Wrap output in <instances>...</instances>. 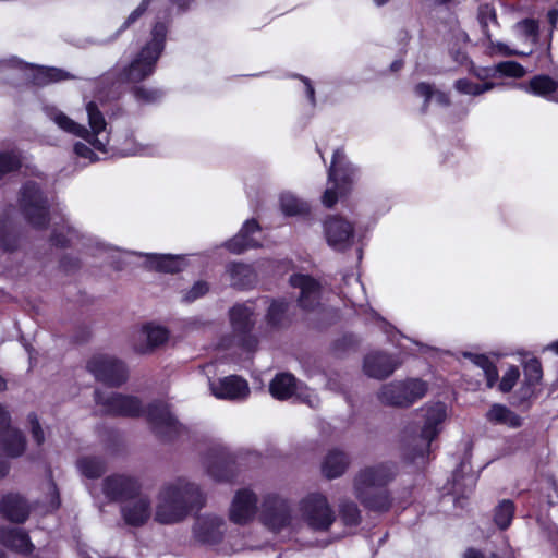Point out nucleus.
Returning <instances> with one entry per match:
<instances>
[{"mask_svg": "<svg viewBox=\"0 0 558 558\" xmlns=\"http://www.w3.org/2000/svg\"><path fill=\"white\" fill-rule=\"evenodd\" d=\"M205 504L206 495L199 484L186 476H175L165 481L156 493L154 521L161 525L180 524Z\"/></svg>", "mask_w": 558, "mask_h": 558, "instance_id": "nucleus-1", "label": "nucleus"}, {"mask_svg": "<svg viewBox=\"0 0 558 558\" xmlns=\"http://www.w3.org/2000/svg\"><path fill=\"white\" fill-rule=\"evenodd\" d=\"M396 475L393 463L384 462L361 469L353 478V490L363 506L373 511L384 512L391 506L385 488Z\"/></svg>", "mask_w": 558, "mask_h": 558, "instance_id": "nucleus-2", "label": "nucleus"}, {"mask_svg": "<svg viewBox=\"0 0 558 558\" xmlns=\"http://www.w3.org/2000/svg\"><path fill=\"white\" fill-rule=\"evenodd\" d=\"M447 416V408L442 402L426 404L421 409L420 433L416 428L407 427L402 434V449L405 459L416 462L424 460L429 452L430 442L441 430V424Z\"/></svg>", "mask_w": 558, "mask_h": 558, "instance_id": "nucleus-3", "label": "nucleus"}, {"mask_svg": "<svg viewBox=\"0 0 558 558\" xmlns=\"http://www.w3.org/2000/svg\"><path fill=\"white\" fill-rule=\"evenodd\" d=\"M168 25L165 22H156L150 33V39L140 50L136 57L128 66L114 69L106 74L114 76L118 83H140L153 75L158 59L160 58L166 44Z\"/></svg>", "mask_w": 558, "mask_h": 558, "instance_id": "nucleus-4", "label": "nucleus"}, {"mask_svg": "<svg viewBox=\"0 0 558 558\" xmlns=\"http://www.w3.org/2000/svg\"><path fill=\"white\" fill-rule=\"evenodd\" d=\"M46 111L49 119L52 120L61 130L87 140V142L99 151H107L106 148L109 144V136L106 133L107 124L104 114L96 102L89 101L86 105L90 131H88L84 125L76 123L56 108H47Z\"/></svg>", "mask_w": 558, "mask_h": 558, "instance_id": "nucleus-5", "label": "nucleus"}, {"mask_svg": "<svg viewBox=\"0 0 558 558\" xmlns=\"http://www.w3.org/2000/svg\"><path fill=\"white\" fill-rule=\"evenodd\" d=\"M19 206L27 222L36 229L48 226L50 204L40 185L27 181L21 189Z\"/></svg>", "mask_w": 558, "mask_h": 558, "instance_id": "nucleus-6", "label": "nucleus"}, {"mask_svg": "<svg viewBox=\"0 0 558 558\" xmlns=\"http://www.w3.org/2000/svg\"><path fill=\"white\" fill-rule=\"evenodd\" d=\"M427 392V384L417 378L391 381L381 386L377 397L383 404L408 408Z\"/></svg>", "mask_w": 558, "mask_h": 558, "instance_id": "nucleus-7", "label": "nucleus"}, {"mask_svg": "<svg viewBox=\"0 0 558 558\" xmlns=\"http://www.w3.org/2000/svg\"><path fill=\"white\" fill-rule=\"evenodd\" d=\"M355 170L352 165L347 160L342 149H337L333 153L331 166L328 170V180L333 182V187H328L323 197V204L326 207H332L339 194L345 193V185L353 181Z\"/></svg>", "mask_w": 558, "mask_h": 558, "instance_id": "nucleus-8", "label": "nucleus"}, {"mask_svg": "<svg viewBox=\"0 0 558 558\" xmlns=\"http://www.w3.org/2000/svg\"><path fill=\"white\" fill-rule=\"evenodd\" d=\"M226 531L227 524L222 517L206 513L195 518L191 526V541L197 546L213 547L222 542Z\"/></svg>", "mask_w": 558, "mask_h": 558, "instance_id": "nucleus-9", "label": "nucleus"}, {"mask_svg": "<svg viewBox=\"0 0 558 558\" xmlns=\"http://www.w3.org/2000/svg\"><path fill=\"white\" fill-rule=\"evenodd\" d=\"M302 515L314 530L326 531L335 522V512L326 496L314 493L302 499L300 504Z\"/></svg>", "mask_w": 558, "mask_h": 558, "instance_id": "nucleus-10", "label": "nucleus"}, {"mask_svg": "<svg viewBox=\"0 0 558 558\" xmlns=\"http://www.w3.org/2000/svg\"><path fill=\"white\" fill-rule=\"evenodd\" d=\"M87 369L95 378L109 386H121L129 373L125 364L111 355L97 354L87 362Z\"/></svg>", "mask_w": 558, "mask_h": 558, "instance_id": "nucleus-11", "label": "nucleus"}, {"mask_svg": "<svg viewBox=\"0 0 558 558\" xmlns=\"http://www.w3.org/2000/svg\"><path fill=\"white\" fill-rule=\"evenodd\" d=\"M95 400L99 410L105 414L140 416L144 413L141 400L134 396L96 390Z\"/></svg>", "mask_w": 558, "mask_h": 558, "instance_id": "nucleus-12", "label": "nucleus"}, {"mask_svg": "<svg viewBox=\"0 0 558 558\" xmlns=\"http://www.w3.org/2000/svg\"><path fill=\"white\" fill-rule=\"evenodd\" d=\"M238 456L227 447L217 446L210 449L204 466L207 474L217 482L232 481L238 474Z\"/></svg>", "mask_w": 558, "mask_h": 558, "instance_id": "nucleus-13", "label": "nucleus"}, {"mask_svg": "<svg viewBox=\"0 0 558 558\" xmlns=\"http://www.w3.org/2000/svg\"><path fill=\"white\" fill-rule=\"evenodd\" d=\"M259 519L269 530L281 531L292 523L291 507L286 499L269 494L263 499Z\"/></svg>", "mask_w": 558, "mask_h": 558, "instance_id": "nucleus-14", "label": "nucleus"}, {"mask_svg": "<svg viewBox=\"0 0 558 558\" xmlns=\"http://www.w3.org/2000/svg\"><path fill=\"white\" fill-rule=\"evenodd\" d=\"M258 509L257 495L250 488H241L231 500L229 519L234 524L246 525L256 518Z\"/></svg>", "mask_w": 558, "mask_h": 558, "instance_id": "nucleus-15", "label": "nucleus"}, {"mask_svg": "<svg viewBox=\"0 0 558 558\" xmlns=\"http://www.w3.org/2000/svg\"><path fill=\"white\" fill-rule=\"evenodd\" d=\"M269 390L276 399L283 400L295 395L311 408H316L319 403L317 396L313 391L307 388L303 389L298 385L295 377L288 373L277 375L270 383Z\"/></svg>", "mask_w": 558, "mask_h": 558, "instance_id": "nucleus-16", "label": "nucleus"}, {"mask_svg": "<svg viewBox=\"0 0 558 558\" xmlns=\"http://www.w3.org/2000/svg\"><path fill=\"white\" fill-rule=\"evenodd\" d=\"M147 418L155 432L167 440L181 434V425L171 414L168 404L161 401H155L148 405Z\"/></svg>", "mask_w": 558, "mask_h": 558, "instance_id": "nucleus-17", "label": "nucleus"}, {"mask_svg": "<svg viewBox=\"0 0 558 558\" xmlns=\"http://www.w3.org/2000/svg\"><path fill=\"white\" fill-rule=\"evenodd\" d=\"M327 244L339 252L349 248L354 241V227L340 216H330L324 222Z\"/></svg>", "mask_w": 558, "mask_h": 558, "instance_id": "nucleus-18", "label": "nucleus"}, {"mask_svg": "<svg viewBox=\"0 0 558 558\" xmlns=\"http://www.w3.org/2000/svg\"><path fill=\"white\" fill-rule=\"evenodd\" d=\"M142 490L140 481L125 474H112L102 481V493L110 501L124 502Z\"/></svg>", "mask_w": 558, "mask_h": 558, "instance_id": "nucleus-19", "label": "nucleus"}, {"mask_svg": "<svg viewBox=\"0 0 558 558\" xmlns=\"http://www.w3.org/2000/svg\"><path fill=\"white\" fill-rule=\"evenodd\" d=\"M121 515L124 522L131 526H143L154 518V509L148 495L141 492L134 497L128 498L121 506Z\"/></svg>", "mask_w": 558, "mask_h": 558, "instance_id": "nucleus-20", "label": "nucleus"}, {"mask_svg": "<svg viewBox=\"0 0 558 558\" xmlns=\"http://www.w3.org/2000/svg\"><path fill=\"white\" fill-rule=\"evenodd\" d=\"M10 62L15 70L23 73L26 81H31L35 85L43 86L73 78L70 73L58 68L35 66L17 59H12Z\"/></svg>", "mask_w": 558, "mask_h": 558, "instance_id": "nucleus-21", "label": "nucleus"}, {"mask_svg": "<svg viewBox=\"0 0 558 558\" xmlns=\"http://www.w3.org/2000/svg\"><path fill=\"white\" fill-rule=\"evenodd\" d=\"M293 288L300 289L299 305L306 312H313L319 306L320 286L310 276L295 274L290 277Z\"/></svg>", "mask_w": 558, "mask_h": 558, "instance_id": "nucleus-22", "label": "nucleus"}, {"mask_svg": "<svg viewBox=\"0 0 558 558\" xmlns=\"http://www.w3.org/2000/svg\"><path fill=\"white\" fill-rule=\"evenodd\" d=\"M213 395L218 399L241 400L247 397L250 389L246 380L236 376H226L209 384Z\"/></svg>", "mask_w": 558, "mask_h": 558, "instance_id": "nucleus-23", "label": "nucleus"}, {"mask_svg": "<svg viewBox=\"0 0 558 558\" xmlns=\"http://www.w3.org/2000/svg\"><path fill=\"white\" fill-rule=\"evenodd\" d=\"M169 339V331L159 325L148 324L143 327L133 349L140 354H150Z\"/></svg>", "mask_w": 558, "mask_h": 558, "instance_id": "nucleus-24", "label": "nucleus"}, {"mask_svg": "<svg viewBox=\"0 0 558 558\" xmlns=\"http://www.w3.org/2000/svg\"><path fill=\"white\" fill-rule=\"evenodd\" d=\"M397 367L398 363L390 355L380 352L366 355L363 365L365 374L376 379L387 378Z\"/></svg>", "mask_w": 558, "mask_h": 558, "instance_id": "nucleus-25", "label": "nucleus"}, {"mask_svg": "<svg viewBox=\"0 0 558 558\" xmlns=\"http://www.w3.org/2000/svg\"><path fill=\"white\" fill-rule=\"evenodd\" d=\"M31 507L19 494H8L0 501L1 514L15 523H23L29 515Z\"/></svg>", "mask_w": 558, "mask_h": 558, "instance_id": "nucleus-26", "label": "nucleus"}, {"mask_svg": "<svg viewBox=\"0 0 558 558\" xmlns=\"http://www.w3.org/2000/svg\"><path fill=\"white\" fill-rule=\"evenodd\" d=\"M259 230L258 223L254 220H247L239 233L226 243L229 251L240 254L247 248L257 247L259 243L252 238V234Z\"/></svg>", "mask_w": 558, "mask_h": 558, "instance_id": "nucleus-27", "label": "nucleus"}, {"mask_svg": "<svg viewBox=\"0 0 558 558\" xmlns=\"http://www.w3.org/2000/svg\"><path fill=\"white\" fill-rule=\"evenodd\" d=\"M350 464L349 457L345 452L332 449L328 451L322 462V473L328 480L340 477Z\"/></svg>", "mask_w": 558, "mask_h": 558, "instance_id": "nucleus-28", "label": "nucleus"}, {"mask_svg": "<svg viewBox=\"0 0 558 558\" xmlns=\"http://www.w3.org/2000/svg\"><path fill=\"white\" fill-rule=\"evenodd\" d=\"M0 447L11 458L22 456L26 448V440L23 434L9 426L0 433Z\"/></svg>", "mask_w": 558, "mask_h": 558, "instance_id": "nucleus-29", "label": "nucleus"}, {"mask_svg": "<svg viewBox=\"0 0 558 558\" xmlns=\"http://www.w3.org/2000/svg\"><path fill=\"white\" fill-rule=\"evenodd\" d=\"M0 543L5 547L22 554L31 553L33 549V544L31 543L28 535L22 529L17 527L1 529Z\"/></svg>", "mask_w": 558, "mask_h": 558, "instance_id": "nucleus-30", "label": "nucleus"}, {"mask_svg": "<svg viewBox=\"0 0 558 558\" xmlns=\"http://www.w3.org/2000/svg\"><path fill=\"white\" fill-rule=\"evenodd\" d=\"M253 315V307L250 304L233 306L230 311V319L234 332L239 335L248 333L254 325Z\"/></svg>", "mask_w": 558, "mask_h": 558, "instance_id": "nucleus-31", "label": "nucleus"}, {"mask_svg": "<svg viewBox=\"0 0 558 558\" xmlns=\"http://www.w3.org/2000/svg\"><path fill=\"white\" fill-rule=\"evenodd\" d=\"M486 418L490 423L507 425L515 428L522 424L521 417L502 404H493L486 413Z\"/></svg>", "mask_w": 558, "mask_h": 558, "instance_id": "nucleus-32", "label": "nucleus"}, {"mask_svg": "<svg viewBox=\"0 0 558 558\" xmlns=\"http://www.w3.org/2000/svg\"><path fill=\"white\" fill-rule=\"evenodd\" d=\"M524 89L535 96L548 97L558 89V75L556 77L536 75L530 80Z\"/></svg>", "mask_w": 558, "mask_h": 558, "instance_id": "nucleus-33", "label": "nucleus"}, {"mask_svg": "<svg viewBox=\"0 0 558 558\" xmlns=\"http://www.w3.org/2000/svg\"><path fill=\"white\" fill-rule=\"evenodd\" d=\"M148 266L163 272H177L183 268V258L179 255L147 254Z\"/></svg>", "mask_w": 558, "mask_h": 558, "instance_id": "nucleus-34", "label": "nucleus"}, {"mask_svg": "<svg viewBox=\"0 0 558 558\" xmlns=\"http://www.w3.org/2000/svg\"><path fill=\"white\" fill-rule=\"evenodd\" d=\"M228 272L230 275L231 284L240 289L251 287L256 280L254 270L251 266L245 264H230L228 266Z\"/></svg>", "mask_w": 558, "mask_h": 558, "instance_id": "nucleus-35", "label": "nucleus"}, {"mask_svg": "<svg viewBox=\"0 0 558 558\" xmlns=\"http://www.w3.org/2000/svg\"><path fill=\"white\" fill-rule=\"evenodd\" d=\"M463 355L482 371L487 387L492 388L498 379V371L494 363L484 354L465 352Z\"/></svg>", "mask_w": 558, "mask_h": 558, "instance_id": "nucleus-36", "label": "nucleus"}, {"mask_svg": "<svg viewBox=\"0 0 558 558\" xmlns=\"http://www.w3.org/2000/svg\"><path fill=\"white\" fill-rule=\"evenodd\" d=\"M76 464L80 472L89 478L99 477L106 470L105 462L93 456L82 457Z\"/></svg>", "mask_w": 558, "mask_h": 558, "instance_id": "nucleus-37", "label": "nucleus"}, {"mask_svg": "<svg viewBox=\"0 0 558 558\" xmlns=\"http://www.w3.org/2000/svg\"><path fill=\"white\" fill-rule=\"evenodd\" d=\"M280 207L281 210L288 216L301 215L308 211L307 203L303 202L291 193L281 194Z\"/></svg>", "mask_w": 558, "mask_h": 558, "instance_id": "nucleus-38", "label": "nucleus"}, {"mask_svg": "<svg viewBox=\"0 0 558 558\" xmlns=\"http://www.w3.org/2000/svg\"><path fill=\"white\" fill-rule=\"evenodd\" d=\"M117 154L121 157L128 156H150L154 154L153 148L137 144L132 134L125 136L124 143L117 147Z\"/></svg>", "mask_w": 558, "mask_h": 558, "instance_id": "nucleus-39", "label": "nucleus"}, {"mask_svg": "<svg viewBox=\"0 0 558 558\" xmlns=\"http://www.w3.org/2000/svg\"><path fill=\"white\" fill-rule=\"evenodd\" d=\"M339 515L347 526H356L361 522V512L357 505L351 500L343 499L338 505Z\"/></svg>", "mask_w": 558, "mask_h": 558, "instance_id": "nucleus-40", "label": "nucleus"}, {"mask_svg": "<svg viewBox=\"0 0 558 558\" xmlns=\"http://www.w3.org/2000/svg\"><path fill=\"white\" fill-rule=\"evenodd\" d=\"M514 514V505L511 500L505 499L498 504L494 514V521L496 525L506 530L513 519Z\"/></svg>", "mask_w": 558, "mask_h": 558, "instance_id": "nucleus-41", "label": "nucleus"}, {"mask_svg": "<svg viewBox=\"0 0 558 558\" xmlns=\"http://www.w3.org/2000/svg\"><path fill=\"white\" fill-rule=\"evenodd\" d=\"M415 93L418 96H422L425 98L424 101V109L427 107V104L430 100H435L440 106H448L449 105V97L446 93L440 90H434L433 87L427 83H420L415 87Z\"/></svg>", "mask_w": 558, "mask_h": 558, "instance_id": "nucleus-42", "label": "nucleus"}, {"mask_svg": "<svg viewBox=\"0 0 558 558\" xmlns=\"http://www.w3.org/2000/svg\"><path fill=\"white\" fill-rule=\"evenodd\" d=\"M477 20L484 36L489 39L492 37L488 29L489 25L497 24V14L495 8L488 3L481 4L478 7Z\"/></svg>", "mask_w": 558, "mask_h": 558, "instance_id": "nucleus-43", "label": "nucleus"}, {"mask_svg": "<svg viewBox=\"0 0 558 558\" xmlns=\"http://www.w3.org/2000/svg\"><path fill=\"white\" fill-rule=\"evenodd\" d=\"M454 87L461 94L477 96L485 92L492 90L495 87V84L490 82L476 84L469 81L468 78H460L456 81Z\"/></svg>", "mask_w": 558, "mask_h": 558, "instance_id": "nucleus-44", "label": "nucleus"}, {"mask_svg": "<svg viewBox=\"0 0 558 558\" xmlns=\"http://www.w3.org/2000/svg\"><path fill=\"white\" fill-rule=\"evenodd\" d=\"M524 371V385L530 389L539 384L543 377L541 362L537 359H531L525 362Z\"/></svg>", "mask_w": 558, "mask_h": 558, "instance_id": "nucleus-45", "label": "nucleus"}, {"mask_svg": "<svg viewBox=\"0 0 558 558\" xmlns=\"http://www.w3.org/2000/svg\"><path fill=\"white\" fill-rule=\"evenodd\" d=\"M151 0H143L141 4L133 10L130 15L126 17L119 32H123L132 24H134L147 10ZM172 3L177 4L179 8L184 9L189 5L192 0H170Z\"/></svg>", "mask_w": 558, "mask_h": 558, "instance_id": "nucleus-46", "label": "nucleus"}, {"mask_svg": "<svg viewBox=\"0 0 558 558\" xmlns=\"http://www.w3.org/2000/svg\"><path fill=\"white\" fill-rule=\"evenodd\" d=\"M288 303L278 300L272 301L268 307L267 320L272 326H281L287 322Z\"/></svg>", "mask_w": 558, "mask_h": 558, "instance_id": "nucleus-47", "label": "nucleus"}, {"mask_svg": "<svg viewBox=\"0 0 558 558\" xmlns=\"http://www.w3.org/2000/svg\"><path fill=\"white\" fill-rule=\"evenodd\" d=\"M521 37L529 40L531 44H536L538 40V23L533 19H525L515 25Z\"/></svg>", "mask_w": 558, "mask_h": 558, "instance_id": "nucleus-48", "label": "nucleus"}, {"mask_svg": "<svg viewBox=\"0 0 558 558\" xmlns=\"http://www.w3.org/2000/svg\"><path fill=\"white\" fill-rule=\"evenodd\" d=\"M17 247L16 234L7 226L0 225V250L3 252H13Z\"/></svg>", "mask_w": 558, "mask_h": 558, "instance_id": "nucleus-49", "label": "nucleus"}, {"mask_svg": "<svg viewBox=\"0 0 558 558\" xmlns=\"http://www.w3.org/2000/svg\"><path fill=\"white\" fill-rule=\"evenodd\" d=\"M21 166L20 156L13 151L0 153V180Z\"/></svg>", "mask_w": 558, "mask_h": 558, "instance_id": "nucleus-50", "label": "nucleus"}, {"mask_svg": "<svg viewBox=\"0 0 558 558\" xmlns=\"http://www.w3.org/2000/svg\"><path fill=\"white\" fill-rule=\"evenodd\" d=\"M499 72L502 75L511 77H522L525 75V69L515 61H504L495 66V73Z\"/></svg>", "mask_w": 558, "mask_h": 558, "instance_id": "nucleus-51", "label": "nucleus"}, {"mask_svg": "<svg viewBox=\"0 0 558 558\" xmlns=\"http://www.w3.org/2000/svg\"><path fill=\"white\" fill-rule=\"evenodd\" d=\"M134 97L137 101L151 104L159 100L163 93L160 89L147 88V87H135L133 89Z\"/></svg>", "mask_w": 558, "mask_h": 558, "instance_id": "nucleus-52", "label": "nucleus"}, {"mask_svg": "<svg viewBox=\"0 0 558 558\" xmlns=\"http://www.w3.org/2000/svg\"><path fill=\"white\" fill-rule=\"evenodd\" d=\"M519 377V368L517 366L509 367L499 383V390L501 392H509L517 384Z\"/></svg>", "mask_w": 558, "mask_h": 558, "instance_id": "nucleus-53", "label": "nucleus"}, {"mask_svg": "<svg viewBox=\"0 0 558 558\" xmlns=\"http://www.w3.org/2000/svg\"><path fill=\"white\" fill-rule=\"evenodd\" d=\"M209 291V286L206 281L199 280L193 287L184 292L182 299L185 302H194L195 300L204 296Z\"/></svg>", "mask_w": 558, "mask_h": 558, "instance_id": "nucleus-54", "label": "nucleus"}, {"mask_svg": "<svg viewBox=\"0 0 558 558\" xmlns=\"http://www.w3.org/2000/svg\"><path fill=\"white\" fill-rule=\"evenodd\" d=\"M487 40L489 41V48L492 53H499L502 56H530L533 53V50L525 52L510 49L507 45L500 41H493L492 38Z\"/></svg>", "mask_w": 558, "mask_h": 558, "instance_id": "nucleus-55", "label": "nucleus"}, {"mask_svg": "<svg viewBox=\"0 0 558 558\" xmlns=\"http://www.w3.org/2000/svg\"><path fill=\"white\" fill-rule=\"evenodd\" d=\"M66 235H63L58 229H53L51 241L57 246H66L76 236V231L70 226L66 227Z\"/></svg>", "mask_w": 558, "mask_h": 558, "instance_id": "nucleus-56", "label": "nucleus"}, {"mask_svg": "<svg viewBox=\"0 0 558 558\" xmlns=\"http://www.w3.org/2000/svg\"><path fill=\"white\" fill-rule=\"evenodd\" d=\"M28 423L31 425V433L33 436V439L36 441L38 446H40L45 441L44 432L40 427V424L37 420L36 414L31 413L28 415Z\"/></svg>", "mask_w": 558, "mask_h": 558, "instance_id": "nucleus-57", "label": "nucleus"}, {"mask_svg": "<svg viewBox=\"0 0 558 558\" xmlns=\"http://www.w3.org/2000/svg\"><path fill=\"white\" fill-rule=\"evenodd\" d=\"M74 153L77 157L86 159L88 162H94L97 160L96 155L94 151L84 143H76L74 145Z\"/></svg>", "mask_w": 558, "mask_h": 558, "instance_id": "nucleus-58", "label": "nucleus"}, {"mask_svg": "<svg viewBox=\"0 0 558 558\" xmlns=\"http://www.w3.org/2000/svg\"><path fill=\"white\" fill-rule=\"evenodd\" d=\"M49 493L51 494V500L49 502L48 509H56L59 506V496L53 483L48 484Z\"/></svg>", "mask_w": 558, "mask_h": 558, "instance_id": "nucleus-59", "label": "nucleus"}, {"mask_svg": "<svg viewBox=\"0 0 558 558\" xmlns=\"http://www.w3.org/2000/svg\"><path fill=\"white\" fill-rule=\"evenodd\" d=\"M302 81L305 84L307 97L311 100V102L314 105L315 104V90H314V87H313V85H312V83H311V81L308 78L302 77Z\"/></svg>", "mask_w": 558, "mask_h": 558, "instance_id": "nucleus-60", "label": "nucleus"}, {"mask_svg": "<svg viewBox=\"0 0 558 558\" xmlns=\"http://www.w3.org/2000/svg\"><path fill=\"white\" fill-rule=\"evenodd\" d=\"M480 80H485L495 74V68H483L474 73Z\"/></svg>", "mask_w": 558, "mask_h": 558, "instance_id": "nucleus-61", "label": "nucleus"}, {"mask_svg": "<svg viewBox=\"0 0 558 558\" xmlns=\"http://www.w3.org/2000/svg\"><path fill=\"white\" fill-rule=\"evenodd\" d=\"M539 62H542V68H544L547 63L551 62L550 43L548 44L545 52L539 57Z\"/></svg>", "mask_w": 558, "mask_h": 558, "instance_id": "nucleus-62", "label": "nucleus"}, {"mask_svg": "<svg viewBox=\"0 0 558 558\" xmlns=\"http://www.w3.org/2000/svg\"><path fill=\"white\" fill-rule=\"evenodd\" d=\"M8 423H9V415L5 412V410L3 409V407L0 404V433L2 432V429H4V427L8 425Z\"/></svg>", "mask_w": 558, "mask_h": 558, "instance_id": "nucleus-63", "label": "nucleus"}, {"mask_svg": "<svg viewBox=\"0 0 558 558\" xmlns=\"http://www.w3.org/2000/svg\"><path fill=\"white\" fill-rule=\"evenodd\" d=\"M464 558H484V555L474 548H469L465 554Z\"/></svg>", "mask_w": 558, "mask_h": 558, "instance_id": "nucleus-64", "label": "nucleus"}]
</instances>
